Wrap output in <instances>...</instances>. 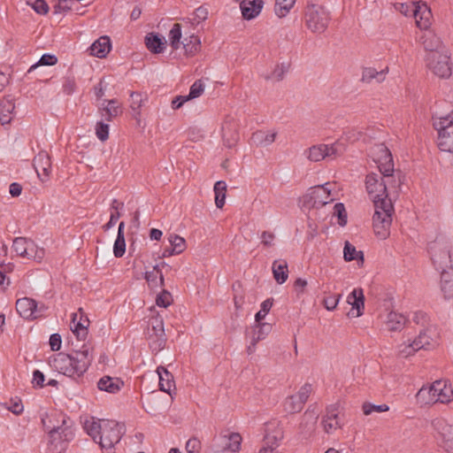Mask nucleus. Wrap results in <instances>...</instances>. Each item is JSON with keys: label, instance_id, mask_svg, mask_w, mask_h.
<instances>
[{"label": "nucleus", "instance_id": "f257e3e1", "mask_svg": "<svg viewBox=\"0 0 453 453\" xmlns=\"http://www.w3.org/2000/svg\"><path fill=\"white\" fill-rule=\"evenodd\" d=\"M403 182V174L372 173L365 177V189L374 205L373 231L380 240H386L390 235L395 212L393 200L398 197Z\"/></svg>", "mask_w": 453, "mask_h": 453}, {"label": "nucleus", "instance_id": "f03ea898", "mask_svg": "<svg viewBox=\"0 0 453 453\" xmlns=\"http://www.w3.org/2000/svg\"><path fill=\"white\" fill-rule=\"evenodd\" d=\"M78 314L73 313L70 323L71 335L68 342L73 353L66 355L59 353L52 360L56 369L61 371L77 381H82L85 372V326L82 324L83 309H79Z\"/></svg>", "mask_w": 453, "mask_h": 453}, {"label": "nucleus", "instance_id": "7ed1b4c3", "mask_svg": "<svg viewBox=\"0 0 453 453\" xmlns=\"http://www.w3.org/2000/svg\"><path fill=\"white\" fill-rule=\"evenodd\" d=\"M87 435L101 449L108 450L120 441L123 435L122 426L112 419L91 417L90 420H87Z\"/></svg>", "mask_w": 453, "mask_h": 453}, {"label": "nucleus", "instance_id": "20e7f679", "mask_svg": "<svg viewBox=\"0 0 453 453\" xmlns=\"http://www.w3.org/2000/svg\"><path fill=\"white\" fill-rule=\"evenodd\" d=\"M43 426L48 431V448L51 452L63 453L74 438V431L69 418H63L61 425L48 426L42 419Z\"/></svg>", "mask_w": 453, "mask_h": 453}, {"label": "nucleus", "instance_id": "39448f33", "mask_svg": "<svg viewBox=\"0 0 453 453\" xmlns=\"http://www.w3.org/2000/svg\"><path fill=\"white\" fill-rule=\"evenodd\" d=\"M418 400L423 404L447 403L453 400V390L445 380H435L429 387H422L417 393Z\"/></svg>", "mask_w": 453, "mask_h": 453}, {"label": "nucleus", "instance_id": "423d86ee", "mask_svg": "<svg viewBox=\"0 0 453 453\" xmlns=\"http://www.w3.org/2000/svg\"><path fill=\"white\" fill-rule=\"evenodd\" d=\"M433 125L438 132L439 149L453 153V111L444 116L434 117Z\"/></svg>", "mask_w": 453, "mask_h": 453}, {"label": "nucleus", "instance_id": "0eeeda50", "mask_svg": "<svg viewBox=\"0 0 453 453\" xmlns=\"http://www.w3.org/2000/svg\"><path fill=\"white\" fill-rule=\"evenodd\" d=\"M346 143L338 140L332 144L313 145L304 151L306 157L311 162H319L323 159H334L346 151Z\"/></svg>", "mask_w": 453, "mask_h": 453}, {"label": "nucleus", "instance_id": "6e6552de", "mask_svg": "<svg viewBox=\"0 0 453 453\" xmlns=\"http://www.w3.org/2000/svg\"><path fill=\"white\" fill-rule=\"evenodd\" d=\"M181 27L179 23H174L168 34V41L171 47L174 50L183 49L184 54L195 55L199 52L201 42L196 35H190L181 41Z\"/></svg>", "mask_w": 453, "mask_h": 453}, {"label": "nucleus", "instance_id": "1a4fd4ad", "mask_svg": "<svg viewBox=\"0 0 453 453\" xmlns=\"http://www.w3.org/2000/svg\"><path fill=\"white\" fill-rule=\"evenodd\" d=\"M431 259L440 273L452 270L451 245L445 241H435L430 245Z\"/></svg>", "mask_w": 453, "mask_h": 453}, {"label": "nucleus", "instance_id": "9d476101", "mask_svg": "<svg viewBox=\"0 0 453 453\" xmlns=\"http://www.w3.org/2000/svg\"><path fill=\"white\" fill-rule=\"evenodd\" d=\"M328 22L329 14L324 7L316 4L307 7L305 23L312 33H323L327 27Z\"/></svg>", "mask_w": 453, "mask_h": 453}, {"label": "nucleus", "instance_id": "9b49d317", "mask_svg": "<svg viewBox=\"0 0 453 453\" xmlns=\"http://www.w3.org/2000/svg\"><path fill=\"white\" fill-rule=\"evenodd\" d=\"M12 249L17 256L37 262H41L45 255L42 248H39L33 240L26 237H16Z\"/></svg>", "mask_w": 453, "mask_h": 453}, {"label": "nucleus", "instance_id": "f8f14e48", "mask_svg": "<svg viewBox=\"0 0 453 453\" xmlns=\"http://www.w3.org/2000/svg\"><path fill=\"white\" fill-rule=\"evenodd\" d=\"M371 155L380 174H402L400 171L395 170L392 154L385 144H375L371 149Z\"/></svg>", "mask_w": 453, "mask_h": 453}, {"label": "nucleus", "instance_id": "ddd939ff", "mask_svg": "<svg viewBox=\"0 0 453 453\" xmlns=\"http://www.w3.org/2000/svg\"><path fill=\"white\" fill-rule=\"evenodd\" d=\"M334 184L326 183L319 185L310 189L305 196V200L313 207H319L334 202L336 199V194L333 191Z\"/></svg>", "mask_w": 453, "mask_h": 453}, {"label": "nucleus", "instance_id": "4468645a", "mask_svg": "<svg viewBox=\"0 0 453 453\" xmlns=\"http://www.w3.org/2000/svg\"><path fill=\"white\" fill-rule=\"evenodd\" d=\"M47 307L43 303H38L34 299L24 297L16 302L18 313L26 319H35L42 317Z\"/></svg>", "mask_w": 453, "mask_h": 453}, {"label": "nucleus", "instance_id": "2eb2a0df", "mask_svg": "<svg viewBox=\"0 0 453 453\" xmlns=\"http://www.w3.org/2000/svg\"><path fill=\"white\" fill-rule=\"evenodd\" d=\"M290 67L289 58H284L282 61L272 60L268 66L261 71V76L267 81H280L284 79Z\"/></svg>", "mask_w": 453, "mask_h": 453}, {"label": "nucleus", "instance_id": "dca6fc26", "mask_svg": "<svg viewBox=\"0 0 453 453\" xmlns=\"http://www.w3.org/2000/svg\"><path fill=\"white\" fill-rule=\"evenodd\" d=\"M150 348L154 351L161 350L165 343L164 323L160 319H154L151 321V328L149 330Z\"/></svg>", "mask_w": 453, "mask_h": 453}, {"label": "nucleus", "instance_id": "f3484780", "mask_svg": "<svg viewBox=\"0 0 453 453\" xmlns=\"http://www.w3.org/2000/svg\"><path fill=\"white\" fill-rule=\"evenodd\" d=\"M415 19L416 26L421 30L428 29L432 25V12L426 3L423 1L415 2V8L412 16Z\"/></svg>", "mask_w": 453, "mask_h": 453}, {"label": "nucleus", "instance_id": "a211bd4d", "mask_svg": "<svg viewBox=\"0 0 453 453\" xmlns=\"http://www.w3.org/2000/svg\"><path fill=\"white\" fill-rule=\"evenodd\" d=\"M439 339V332L435 325H429L421 330L414 339L415 344L419 349H428L435 345Z\"/></svg>", "mask_w": 453, "mask_h": 453}, {"label": "nucleus", "instance_id": "6ab92c4d", "mask_svg": "<svg viewBox=\"0 0 453 453\" xmlns=\"http://www.w3.org/2000/svg\"><path fill=\"white\" fill-rule=\"evenodd\" d=\"M426 66L440 78H449L452 73V63L449 58H426Z\"/></svg>", "mask_w": 453, "mask_h": 453}, {"label": "nucleus", "instance_id": "aec40b11", "mask_svg": "<svg viewBox=\"0 0 453 453\" xmlns=\"http://www.w3.org/2000/svg\"><path fill=\"white\" fill-rule=\"evenodd\" d=\"M339 412L338 404H332L326 408L322 419L323 428L326 434H332L341 427Z\"/></svg>", "mask_w": 453, "mask_h": 453}, {"label": "nucleus", "instance_id": "412c9836", "mask_svg": "<svg viewBox=\"0 0 453 453\" xmlns=\"http://www.w3.org/2000/svg\"><path fill=\"white\" fill-rule=\"evenodd\" d=\"M98 111L106 121L111 122L123 113V107L117 99H110L104 100L98 106Z\"/></svg>", "mask_w": 453, "mask_h": 453}, {"label": "nucleus", "instance_id": "4be33fe9", "mask_svg": "<svg viewBox=\"0 0 453 453\" xmlns=\"http://www.w3.org/2000/svg\"><path fill=\"white\" fill-rule=\"evenodd\" d=\"M34 167L42 181L48 180L51 172L50 157L46 151H40L34 158Z\"/></svg>", "mask_w": 453, "mask_h": 453}, {"label": "nucleus", "instance_id": "5701e85b", "mask_svg": "<svg viewBox=\"0 0 453 453\" xmlns=\"http://www.w3.org/2000/svg\"><path fill=\"white\" fill-rule=\"evenodd\" d=\"M283 438V432L280 427H279L276 423H270L266 425L265 427V434L264 437L265 440V447H273L274 450L279 445V441H280Z\"/></svg>", "mask_w": 453, "mask_h": 453}, {"label": "nucleus", "instance_id": "b1692460", "mask_svg": "<svg viewBox=\"0 0 453 453\" xmlns=\"http://www.w3.org/2000/svg\"><path fill=\"white\" fill-rule=\"evenodd\" d=\"M388 73V66L380 69L372 66L364 67L362 71L361 81L366 83H371L373 81H375L378 83H380L383 81H385Z\"/></svg>", "mask_w": 453, "mask_h": 453}, {"label": "nucleus", "instance_id": "393cba45", "mask_svg": "<svg viewBox=\"0 0 453 453\" xmlns=\"http://www.w3.org/2000/svg\"><path fill=\"white\" fill-rule=\"evenodd\" d=\"M147 49L153 54H160L166 47L165 38L156 33H149L144 39Z\"/></svg>", "mask_w": 453, "mask_h": 453}, {"label": "nucleus", "instance_id": "a878e982", "mask_svg": "<svg viewBox=\"0 0 453 453\" xmlns=\"http://www.w3.org/2000/svg\"><path fill=\"white\" fill-rule=\"evenodd\" d=\"M264 6L263 0L242 1L240 7L245 19H253L261 12Z\"/></svg>", "mask_w": 453, "mask_h": 453}, {"label": "nucleus", "instance_id": "bb28decb", "mask_svg": "<svg viewBox=\"0 0 453 453\" xmlns=\"http://www.w3.org/2000/svg\"><path fill=\"white\" fill-rule=\"evenodd\" d=\"M347 303L351 305L352 310L357 311L356 317L364 314L365 309V295L361 288H354L347 296Z\"/></svg>", "mask_w": 453, "mask_h": 453}, {"label": "nucleus", "instance_id": "cd10ccee", "mask_svg": "<svg viewBox=\"0 0 453 453\" xmlns=\"http://www.w3.org/2000/svg\"><path fill=\"white\" fill-rule=\"evenodd\" d=\"M440 445L448 453H453V425L441 424L439 428Z\"/></svg>", "mask_w": 453, "mask_h": 453}, {"label": "nucleus", "instance_id": "c85d7f7f", "mask_svg": "<svg viewBox=\"0 0 453 453\" xmlns=\"http://www.w3.org/2000/svg\"><path fill=\"white\" fill-rule=\"evenodd\" d=\"M124 387L122 380L117 377L104 376L97 382V388L101 391L116 394Z\"/></svg>", "mask_w": 453, "mask_h": 453}, {"label": "nucleus", "instance_id": "c756f323", "mask_svg": "<svg viewBox=\"0 0 453 453\" xmlns=\"http://www.w3.org/2000/svg\"><path fill=\"white\" fill-rule=\"evenodd\" d=\"M407 318L403 314L394 311L388 312L384 320L386 328L392 332L401 331L405 326Z\"/></svg>", "mask_w": 453, "mask_h": 453}, {"label": "nucleus", "instance_id": "7c9ffc66", "mask_svg": "<svg viewBox=\"0 0 453 453\" xmlns=\"http://www.w3.org/2000/svg\"><path fill=\"white\" fill-rule=\"evenodd\" d=\"M130 109L132 111V115L134 119L140 122L141 117H142V107L143 106L144 103L147 101V96L142 95L140 92H134L130 91Z\"/></svg>", "mask_w": 453, "mask_h": 453}, {"label": "nucleus", "instance_id": "2f4dec72", "mask_svg": "<svg viewBox=\"0 0 453 453\" xmlns=\"http://www.w3.org/2000/svg\"><path fill=\"white\" fill-rule=\"evenodd\" d=\"M111 40L108 36H101L90 47L92 57H106L111 50Z\"/></svg>", "mask_w": 453, "mask_h": 453}, {"label": "nucleus", "instance_id": "473e14b6", "mask_svg": "<svg viewBox=\"0 0 453 453\" xmlns=\"http://www.w3.org/2000/svg\"><path fill=\"white\" fill-rule=\"evenodd\" d=\"M157 373L158 375V386L160 390L170 394L172 388L174 387L173 374L163 366H158L157 368Z\"/></svg>", "mask_w": 453, "mask_h": 453}, {"label": "nucleus", "instance_id": "72a5a7b5", "mask_svg": "<svg viewBox=\"0 0 453 453\" xmlns=\"http://www.w3.org/2000/svg\"><path fill=\"white\" fill-rule=\"evenodd\" d=\"M273 278L278 284H283L288 278V263L286 260H275L272 265Z\"/></svg>", "mask_w": 453, "mask_h": 453}, {"label": "nucleus", "instance_id": "f704fd0d", "mask_svg": "<svg viewBox=\"0 0 453 453\" xmlns=\"http://www.w3.org/2000/svg\"><path fill=\"white\" fill-rule=\"evenodd\" d=\"M125 223L121 221L118 227V234L113 245V254L116 257H122L126 252Z\"/></svg>", "mask_w": 453, "mask_h": 453}, {"label": "nucleus", "instance_id": "c9c22d12", "mask_svg": "<svg viewBox=\"0 0 453 453\" xmlns=\"http://www.w3.org/2000/svg\"><path fill=\"white\" fill-rule=\"evenodd\" d=\"M145 279L152 288L163 287L164 276L159 265H156L151 271L146 272Z\"/></svg>", "mask_w": 453, "mask_h": 453}, {"label": "nucleus", "instance_id": "e433bc0d", "mask_svg": "<svg viewBox=\"0 0 453 453\" xmlns=\"http://www.w3.org/2000/svg\"><path fill=\"white\" fill-rule=\"evenodd\" d=\"M441 290L445 299L453 297V275L450 272L441 273Z\"/></svg>", "mask_w": 453, "mask_h": 453}, {"label": "nucleus", "instance_id": "4c0bfd02", "mask_svg": "<svg viewBox=\"0 0 453 453\" xmlns=\"http://www.w3.org/2000/svg\"><path fill=\"white\" fill-rule=\"evenodd\" d=\"M79 3L76 0H58L54 6V13H62L66 11H75L77 14L83 15L84 11H80Z\"/></svg>", "mask_w": 453, "mask_h": 453}, {"label": "nucleus", "instance_id": "58836bf2", "mask_svg": "<svg viewBox=\"0 0 453 453\" xmlns=\"http://www.w3.org/2000/svg\"><path fill=\"white\" fill-rule=\"evenodd\" d=\"M15 106L12 100H3L0 102V124L10 123L12 118V111Z\"/></svg>", "mask_w": 453, "mask_h": 453}, {"label": "nucleus", "instance_id": "ea45409f", "mask_svg": "<svg viewBox=\"0 0 453 453\" xmlns=\"http://www.w3.org/2000/svg\"><path fill=\"white\" fill-rule=\"evenodd\" d=\"M418 350H419V348L416 346L415 340H408L398 344L396 347L397 356L404 358L414 355Z\"/></svg>", "mask_w": 453, "mask_h": 453}, {"label": "nucleus", "instance_id": "a19ab883", "mask_svg": "<svg viewBox=\"0 0 453 453\" xmlns=\"http://www.w3.org/2000/svg\"><path fill=\"white\" fill-rule=\"evenodd\" d=\"M257 325L254 326L253 333V347L257 345V343L265 339L266 335L271 332L272 326L268 323L263 322H256Z\"/></svg>", "mask_w": 453, "mask_h": 453}, {"label": "nucleus", "instance_id": "79ce46f5", "mask_svg": "<svg viewBox=\"0 0 453 453\" xmlns=\"http://www.w3.org/2000/svg\"><path fill=\"white\" fill-rule=\"evenodd\" d=\"M276 134L271 133V132H265V131H257L253 133L252 134V141L253 142L258 144L266 146L271 143H273L275 140Z\"/></svg>", "mask_w": 453, "mask_h": 453}, {"label": "nucleus", "instance_id": "37998d69", "mask_svg": "<svg viewBox=\"0 0 453 453\" xmlns=\"http://www.w3.org/2000/svg\"><path fill=\"white\" fill-rule=\"evenodd\" d=\"M318 417H319L318 413H316L313 411H305L303 416V419H302V422L300 424V427L304 432L312 431L314 429V427H315L316 423H317Z\"/></svg>", "mask_w": 453, "mask_h": 453}, {"label": "nucleus", "instance_id": "c03bdc74", "mask_svg": "<svg viewBox=\"0 0 453 453\" xmlns=\"http://www.w3.org/2000/svg\"><path fill=\"white\" fill-rule=\"evenodd\" d=\"M215 204L218 208H222L225 204L226 183L223 180H219L214 185Z\"/></svg>", "mask_w": 453, "mask_h": 453}, {"label": "nucleus", "instance_id": "a18cd8bd", "mask_svg": "<svg viewBox=\"0 0 453 453\" xmlns=\"http://www.w3.org/2000/svg\"><path fill=\"white\" fill-rule=\"evenodd\" d=\"M343 258L345 261H353L360 259L364 260V255L362 251H357L355 246H353L349 242H345L343 248Z\"/></svg>", "mask_w": 453, "mask_h": 453}, {"label": "nucleus", "instance_id": "49530a36", "mask_svg": "<svg viewBox=\"0 0 453 453\" xmlns=\"http://www.w3.org/2000/svg\"><path fill=\"white\" fill-rule=\"evenodd\" d=\"M424 48L428 52L438 51L441 47V42L440 38L434 34L428 33L423 42Z\"/></svg>", "mask_w": 453, "mask_h": 453}, {"label": "nucleus", "instance_id": "de8ad7c7", "mask_svg": "<svg viewBox=\"0 0 453 453\" xmlns=\"http://www.w3.org/2000/svg\"><path fill=\"white\" fill-rule=\"evenodd\" d=\"M296 0H275V13L278 17H285L293 8Z\"/></svg>", "mask_w": 453, "mask_h": 453}, {"label": "nucleus", "instance_id": "09e8293b", "mask_svg": "<svg viewBox=\"0 0 453 453\" xmlns=\"http://www.w3.org/2000/svg\"><path fill=\"white\" fill-rule=\"evenodd\" d=\"M303 407V403L296 395H290L284 402V410L288 413L299 412Z\"/></svg>", "mask_w": 453, "mask_h": 453}, {"label": "nucleus", "instance_id": "8fccbe9b", "mask_svg": "<svg viewBox=\"0 0 453 453\" xmlns=\"http://www.w3.org/2000/svg\"><path fill=\"white\" fill-rule=\"evenodd\" d=\"M168 242L171 244L172 252L180 254L186 249L185 239L178 234H170L168 237Z\"/></svg>", "mask_w": 453, "mask_h": 453}, {"label": "nucleus", "instance_id": "3c124183", "mask_svg": "<svg viewBox=\"0 0 453 453\" xmlns=\"http://www.w3.org/2000/svg\"><path fill=\"white\" fill-rule=\"evenodd\" d=\"M110 127L104 120H98L95 125V134L101 142H105L109 138Z\"/></svg>", "mask_w": 453, "mask_h": 453}, {"label": "nucleus", "instance_id": "603ef678", "mask_svg": "<svg viewBox=\"0 0 453 453\" xmlns=\"http://www.w3.org/2000/svg\"><path fill=\"white\" fill-rule=\"evenodd\" d=\"M394 8L405 17H411L415 8V2H396L394 4Z\"/></svg>", "mask_w": 453, "mask_h": 453}, {"label": "nucleus", "instance_id": "864d4df0", "mask_svg": "<svg viewBox=\"0 0 453 453\" xmlns=\"http://www.w3.org/2000/svg\"><path fill=\"white\" fill-rule=\"evenodd\" d=\"M205 83L203 80L196 81L189 88V93L187 95L188 100L195 99L202 96L204 91Z\"/></svg>", "mask_w": 453, "mask_h": 453}, {"label": "nucleus", "instance_id": "5fc2aeb1", "mask_svg": "<svg viewBox=\"0 0 453 453\" xmlns=\"http://www.w3.org/2000/svg\"><path fill=\"white\" fill-rule=\"evenodd\" d=\"M334 215L338 219V224L344 226L348 221V215L345 206L342 203H337L334 206Z\"/></svg>", "mask_w": 453, "mask_h": 453}, {"label": "nucleus", "instance_id": "6e6d98bb", "mask_svg": "<svg viewBox=\"0 0 453 453\" xmlns=\"http://www.w3.org/2000/svg\"><path fill=\"white\" fill-rule=\"evenodd\" d=\"M362 410L365 415H370L373 412H385L389 410L387 404H373L371 403H365L362 406Z\"/></svg>", "mask_w": 453, "mask_h": 453}, {"label": "nucleus", "instance_id": "4d7b16f0", "mask_svg": "<svg viewBox=\"0 0 453 453\" xmlns=\"http://www.w3.org/2000/svg\"><path fill=\"white\" fill-rule=\"evenodd\" d=\"M228 443L226 445L225 449L232 451L236 452L241 448L242 443V437L239 434H230L227 438Z\"/></svg>", "mask_w": 453, "mask_h": 453}, {"label": "nucleus", "instance_id": "13d9d810", "mask_svg": "<svg viewBox=\"0 0 453 453\" xmlns=\"http://www.w3.org/2000/svg\"><path fill=\"white\" fill-rule=\"evenodd\" d=\"M27 3L38 14H46L49 12V6L44 0H27Z\"/></svg>", "mask_w": 453, "mask_h": 453}, {"label": "nucleus", "instance_id": "bf43d9fd", "mask_svg": "<svg viewBox=\"0 0 453 453\" xmlns=\"http://www.w3.org/2000/svg\"><path fill=\"white\" fill-rule=\"evenodd\" d=\"M273 306V301L271 299H266L261 303L260 310L255 315L256 322H261L262 319L265 318V316L269 313L271 308Z\"/></svg>", "mask_w": 453, "mask_h": 453}, {"label": "nucleus", "instance_id": "052dcab7", "mask_svg": "<svg viewBox=\"0 0 453 453\" xmlns=\"http://www.w3.org/2000/svg\"><path fill=\"white\" fill-rule=\"evenodd\" d=\"M411 320L421 326L426 327L429 326V316L423 311H417L413 313Z\"/></svg>", "mask_w": 453, "mask_h": 453}, {"label": "nucleus", "instance_id": "680f3d73", "mask_svg": "<svg viewBox=\"0 0 453 453\" xmlns=\"http://www.w3.org/2000/svg\"><path fill=\"white\" fill-rule=\"evenodd\" d=\"M172 295L166 290H163L156 298L157 305L163 308L168 307L172 303Z\"/></svg>", "mask_w": 453, "mask_h": 453}, {"label": "nucleus", "instance_id": "e2e57ef3", "mask_svg": "<svg viewBox=\"0 0 453 453\" xmlns=\"http://www.w3.org/2000/svg\"><path fill=\"white\" fill-rule=\"evenodd\" d=\"M342 298V295L336 294V295H331L324 299V306L327 311H334L340 300Z\"/></svg>", "mask_w": 453, "mask_h": 453}, {"label": "nucleus", "instance_id": "0e129e2a", "mask_svg": "<svg viewBox=\"0 0 453 453\" xmlns=\"http://www.w3.org/2000/svg\"><path fill=\"white\" fill-rule=\"evenodd\" d=\"M311 391H312L311 384L305 383L303 386L301 387V388L299 389L297 395H296L304 404L305 402L308 400Z\"/></svg>", "mask_w": 453, "mask_h": 453}, {"label": "nucleus", "instance_id": "69168bd1", "mask_svg": "<svg viewBox=\"0 0 453 453\" xmlns=\"http://www.w3.org/2000/svg\"><path fill=\"white\" fill-rule=\"evenodd\" d=\"M201 449V442L196 438H190L186 443L188 453H198Z\"/></svg>", "mask_w": 453, "mask_h": 453}, {"label": "nucleus", "instance_id": "338daca9", "mask_svg": "<svg viewBox=\"0 0 453 453\" xmlns=\"http://www.w3.org/2000/svg\"><path fill=\"white\" fill-rule=\"evenodd\" d=\"M261 242L266 247L274 245L275 234L273 232L264 231L261 235Z\"/></svg>", "mask_w": 453, "mask_h": 453}, {"label": "nucleus", "instance_id": "774afa93", "mask_svg": "<svg viewBox=\"0 0 453 453\" xmlns=\"http://www.w3.org/2000/svg\"><path fill=\"white\" fill-rule=\"evenodd\" d=\"M106 88L107 85L103 80H101L100 82L94 87L92 93L96 100H100L104 96Z\"/></svg>", "mask_w": 453, "mask_h": 453}]
</instances>
